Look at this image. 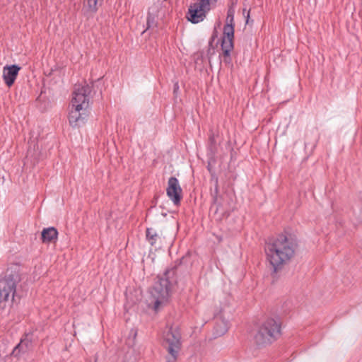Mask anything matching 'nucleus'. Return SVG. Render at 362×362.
Returning a JSON list of instances; mask_svg holds the SVG:
<instances>
[{
    "label": "nucleus",
    "mask_w": 362,
    "mask_h": 362,
    "mask_svg": "<svg viewBox=\"0 0 362 362\" xmlns=\"http://www.w3.org/2000/svg\"><path fill=\"white\" fill-rule=\"evenodd\" d=\"M297 247L291 237L281 234L267 243L265 251L273 273H277L293 257Z\"/></svg>",
    "instance_id": "obj_1"
},
{
    "label": "nucleus",
    "mask_w": 362,
    "mask_h": 362,
    "mask_svg": "<svg viewBox=\"0 0 362 362\" xmlns=\"http://www.w3.org/2000/svg\"><path fill=\"white\" fill-rule=\"evenodd\" d=\"M90 92L91 87L88 84L75 85L69 115V121L73 127H79L83 124L88 117Z\"/></svg>",
    "instance_id": "obj_2"
},
{
    "label": "nucleus",
    "mask_w": 362,
    "mask_h": 362,
    "mask_svg": "<svg viewBox=\"0 0 362 362\" xmlns=\"http://www.w3.org/2000/svg\"><path fill=\"white\" fill-rule=\"evenodd\" d=\"M281 335V322L272 317L265 320L254 335V343L257 347H265L276 341Z\"/></svg>",
    "instance_id": "obj_3"
},
{
    "label": "nucleus",
    "mask_w": 362,
    "mask_h": 362,
    "mask_svg": "<svg viewBox=\"0 0 362 362\" xmlns=\"http://www.w3.org/2000/svg\"><path fill=\"white\" fill-rule=\"evenodd\" d=\"M168 273L167 271L163 277H158L151 291L148 305L156 312L166 305L170 299L171 284L168 279Z\"/></svg>",
    "instance_id": "obj_4"
},
{
    "label": "nucleus",
    "mask_w": 362,
    "mask_h": 362,
    "mask_svg": "<svg viewBox=\"0 0 362 362\" xmlns=\"http://www.w3.org/2000/svg\"><path fill=\"white\" fill-rule=\"evenodd\" d=\"M163 344L168 351L166 362H176L182 348L181 334L177 327L170 326L163 332Z\"/></svg>",
    "instance_id": "obj_5"
},
{
    "label": "nucleus",
    "mask_w": 362,
    "mask_h": 362,
    "mask_svg": "<svg viewBox=\"0 0 362 362\" xmlns=\"http://www.w3.org/2000/svg\"><path fill=\"white\" fill-rule=\"evenodd\" d=\"M21 280V275L16 271L7 272L5 276L0 280V303L13 300L17 284Z\"/></svg>",
    "instance_id": "obj_6"
},
{
    "label": "nucleus",
    "mask_w": 362,
    "mask_h": 362,
    "mask_svg": "<svg viewBox=\"0 0 362 362\" xmlns=\"http://www.w3.org/2000/svg\"><path fill=\"white\" fill-rule=\"evenodd\" d=\"M210 10V5L199 0L190 5L187 13V18L192 23H198L206 17V13Z\"/></svg>",
    "instance_id": "obj_7"
},
{
    "label": "nucleus",
    "mask_w": 362,
    "mask_h": 362,
    "mask_svg": "<svg viewBox=\"0 0 362 362\" xmlns=\"http://www.w3.org/2000/svg\"><path fill=\"white\" fill-rule=\"evenodd\" d=\"M166 193L175 205H179L182 197V189L178 180L175 177L169 178Z\"/></svg>",
    "instance_id": "obj_8"
},
{
    "label": "nucleus",
    "mask_w": 362,
    "mask_h": 362,
    "mask_svg": "<svg viewBox=\"0 0 362 362\" xmlns=\"http://www.w3.org/2000/svg\"><path fill=\"white\" fill-rule=\"evenodd\" d=\"M21 67L18 65H6L3 69V79L8 87H11L15 82Z\"/></svg>",
    "instance_id": "obj_9"
},
{
    "label": "nucleus",
    "mask_w": 362,
    "mask_h": 362,
    "mask_svg": "<svg viewBox=\"0 0 362 362\" xmlns=\"http://www.w3.org/2000/svg\"><path fill=\"white\" fill-rule=\"evenodd\" d=\"M234 11L231 9L228 11L226 17V23L223 28V37L232 38L234 37V25H233Z\"/></svg>",
    "instance_id": "obj_10"
},
{
    "label": "nucleus",
    "mask_w": 362,
    "mask_h": 362,
    "mask_svg": "<svg viewBox=\"0 0 362 362\" xmlns=\"http://www.w3.org/2000/svg\"><path fill=\"white\" fill-rule=\"evenodd\" d=\"M41 235L45 243H55L58 238V231L54 227L44 228Z\"/></svg>",
    "instance_id": "obj_11"
},
{
    "label": "nucleus",
    "mask_w": 362,
    "mask_h": 362,
    "mask_svg": "<svg viewBox=\"0 0 362 362\" xmlns=\"http://www.w3.org/2000/svg\"><path fill=\"white\" fill-rule=\"evenodd\" d=\"M30 345L31 342L29 340L26 339H21V341L13 349L11 354L15 357H18L21 355V354L27 352Z\"/></svg>",
    "instance_id": "obj_12"
},
{
    "label": "nucleus",
    "mask_w": 362,
    "mask_h": 362,
    "mask_svg": "<svg viewBox=\"0 0 362 362\" xmlns=\"http://www.w3.org/2000/svg\"><path fill=\"white\" fill-rule=\"evenodd\" d=\"M165 1L166 0H158L156 2H154L151 6H149L148 13L162 17L165 13L163 2Z\"/></svg>",
    "instance_id": "obj_13"
},
{
    "label": "nucleus",
    "mask_w": 362,
    "mask_h": 362,
    "mask_svg": "<svg viewBox=\"0 0 362 362\" xmlns=\"http://www.w3.org/2000/svg\"><path fill=\"white\" fill-rule=\"evenodd\" d=\"M103 0H84L83 9L87 13H95L102 4Z\"/></svg>",
    "instance_id": "obj_14"
},
{
    "label": "nucleus",
    "mask_w": 362,
    "mask_h": 362,
    "mask_svg": "<svg viewBox=\"0 0 362 362\" xmlns=\"http://www.w3.org/2000/svg\"><path fill=\"white\" fill-rule=\"evenodd\" d=\"M161 17L157 15H151L149 13L147 14L146 18V30H154L158 27V20Z\"/></svg>",
    "instance_id": "obj_15"
},
{
    "label": "nucleus",
    "mask_w": 362,
    "mask_h": 362,
    "mask_svg": "<svg viewBox=\"0 0 362 362\" xmlns=\"http://www.w3.org/2000/svg\"><path fill=\"white\" fill-rule=\"evenodd\" d=\"M232 38H224L223 37L221 42V49L223 52L226 57H228L230 54V52L233 48V42Z\"/></svg>",
    "instance_id": "obj_16"
},
{
    "label": "nucleus",
    "mask_w": 362,
    "mask_h": 362,
    "mask_svg": "<svg viewBox=\"0 0 362 362\" xmlns=\"http://www.w3.org/2000/svg\"><path fill=\"white\" fill-rule=\"evenodd\" d=\"M159 238L158 234L153 228H147L146 239L151 245H154Z\"/></svg>",
    "instance_id": "obj_17"
},
{
    "label": "nucleus",
    "mask_w": 362,
    "mask_h": 362,
    "mask_svg": "<svg viewBox=\"0 0 362 362\" xmlns=\"http://www.w3.org/2000/svg\"><path fill=\"white\" fill-rule=\"evenodd\" d=\"M243 12L245 14L246 23H249V11H247L246 8H243Z\"/></svg>",
    "instance_id": "obj_18"
},
{
    "label": "nucleus",
    "mask_w": 362,
    "mask_h": 362,
    "mask_svg": "<svg viewBox=\"0 0 362 362\" xmlns=\"http://www.w3.org/2000/svg\"><path fill=\"white\" fill-rule=\"evenodd\" d=\"M225 332H226V329H223V330L217 332V335H222L225 333Z\"/></svg>",
    "instance_id": "obj_19"
}]
</instances>
